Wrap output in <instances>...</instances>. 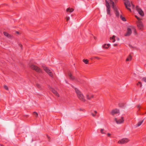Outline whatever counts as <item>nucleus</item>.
Listing matches in <instances>:
<instances>
[{
    "label": "nucleus",
    "instance_id": "nucleus-26",
    "mask_svg": "<svg viewBox=\"0 0 146 146\" xmlns=\"http://www.w3.org/2000/svg\"><path fill=\"white\" fill-rule=\"evenodd\" d=\"M83 61L86 64H87L88 62V60L87 59H83Z\"/></svg>",
    "mask_w": 146,
    "mask_h": 146
},
{
    "label": "nucleus",
    "instance_id": "nucleus-6",
    "mask_svg": "<svg viewBox=\"0 0 146 146\" xmlns=\"http://www.w3.org/2000/svg\"><path fill=\"white\" fill-rule=\"evenodd\" d=\"M137 26L139 30H143L144 26L142 22L141 21H138L136 23Z\"/></svg>",
    "mask_w": 146,
    "mask_h": 146
},
{
    "label": "nucleus",
    "instance_id": "nucleus-42",
    "mask_svg": "<svg viewBox=\"0 0 146 146\" xmlns=\"http://www.w3.org/2000/svg\"><path fill=\"white\" fill-rule=\"evenodd\" d=\"M117 40H119V38H117Z\"/></svg>",
    "mask_w": 146,
    "mask_h": 146
},
{
    "label": "nucleus",
    "instance_id": "nucleus-23",
    "mask_svg": "<svg viewBox=\"0 0 146 146\" xmlns=\"http://www.w3.org/2000/svg\"><path fill=\"white\" fill-rule=\"evenodd\" d=\"M137 84L138 86H139L141 88L142 87V83L140 82H138V83H137Z\"/></svg>",
    "mask_w": 146,
    "mask_h": 146
},
{
    "label": "nucleus",
    "instance_id": "nucleus-38",
    "mask_svg": "<svg viewBox=\"0 0 146 146\" xmlns=\"http://www.w3.org/2000/svg\"><path fill=\"white\" fill-rule=\"evenodd\" d=\"M117 44H114L113 45L114 46H117Z\"/></svg>",
    "mask_w": 146,
    "mask_h": 146
},
{
    "label": "nucleus",
    "instance_id": "nucleus-29",
    "mask_svg": "<svg viewBox=\"0 0 146 146\" xmlns=\"http://www.w3.org/2000/svg\"><path fill=\"white\" fill-rule=\"evenodd\" d=\"M37 87L39 88H41L40 85L38 84H36Z\"/></svg>",
    "mask_w": 146,
    "mask_h": 146
},
{
    "label": "nucleus",
    "instance_id": "nucleus-11",
    "mask_svg": "<svg viewBox=\"0 0 146 146\" xmlns=\"http://www.w3.org/2000/svg\"><path fill=\"white\" fill-rule=\"evenodd\" d=\"M136 9L138 12L139 13L141 16H143L144 13L141 9L139 8L138 6H137L136 8Z\"/></svg>",
    "mask_w": 146,
    "mask_h": 146
},
{
    "label": "nucleus",
    "instance_id": "nucleus-8",
    "mask_svg": "<svg viewBox=\"0 0 146 146\" xmlns=\"http://www.w3.org/2000/svg\"><path fill=\"white\" fill-rule=\"evenodd\" d=\"M30 67L31 69L35 70L37 72H40L42 71L41 69L40 68L34 65H31L30 66Z\"/></svg>",
    "mask_w": 146,
    "mask_h": 146
},
{
    "label": "nucleus",
    "instance_id": "nucleus-9",
    "mask_svg": "<svg viewBox=\"0 0 146 146\" xmlns=\"http://www.w3.org/2000/svg\"><path fill=\"white\" fill-rule=\"evenodd\" d=\"M110 113L112 115L114 116L115 114L120 113V111L119 109H115L112 110Z\"/></svg>",
    "mask_w": 146,
    "mask_h": 146
},
{
    "label": "nucleus",
    "instance_id": "nucleus-43",
    "mask_svg": "<svg viewBox=\"0 0 146 146\" xmlns=\"http://www.w3.org/2000/svg\"><path fill=\"white\" fill-rule=\"evenodd\" d=\"M48 138H50L49 137H48Z\"/></svg>",
    "mask_w": 146,
    "mask_h": 146
},
{
    "label": "nucleus",
    "instance_id": "nucleus-27",
    "mask_svg": "<svg viewBox=\"0 0 146 146\" xmlns=\"http://www.w3.org/2000/svg\"><path fill=\"white\" fill-rule=\"evenodd\" d=\"M131 27L132 29H134V32L135 33V35L137 34V33L135 27L133 26H132Z\"/></svg>",
    "mask_w": 146,
    "mask_h": 146
},
{
    "label": "nucleus",
    "instance_id": "nucleus-21",
    "mask_svg": "<svg viewBox=\"0 0 146 146\" xmlns=\"http://www.w3.org/2000/svg\"><path fill=\"white\" fill-rule=\"evenodd\" d=\"M100 133L102 134H106V133L105 132V130L103 128H101L100 129Z\"/></svg>",
    "mask_w": 146,
    "mask_h": 146
},
{
    "label": "nucleus",
    "instance_id": "nucleus-34",
    "mask_svg": "<svg viewBox=\"0 0 146 146\" xmlns=\"http://www.w3.org/2000/svg\"><path fill=\"white\" fill-rule=\"evenodd\" d=\"M70 19V18L69 17H66V21H68Z\"/></svg>",
    "mask_w": 146,
    "mask_h": 146
},
{
    "label": "nucleus",
    "instance_id": "nucleus-37",
    "mask_svg": "<svg viewBox=\"0 0 146 146\" xmlns=\"http://www.w3.org/2000/svg\"><path fill=\"white\" fill-rule=\"evenodd\" d=\"M137 108H140V105H138L137 106Z\"/></svg>",
    "mask_w": 146,
    "mask_h": 146
},
{
    "label": "nucleus",
    "instance_id": "nucleus-16",
    "mask_svg": "<svg viewBox=\"0 0 146 146\" xmlns=\"http://www.w3.org/2000/svg\"><path fill=\"white\" fill-rule=\"evenodd\" d=\"M3 34L5 36L8 38H10L12 37V36L11 35H9V34L6 32H4Z\"/></svg>",
    "mask_w": 146,
    "mask_h": 146
},
{
    "label": "nucleus",
    "instance_id": "nucleus-5",
    "mask_svg": "<svg viewBox=\"0 0 146 146\" xmlns=\"http://www.w3.org/2000/svg\"><path fill=\"white\" fill-rule=\"evenodd\" d=\"M106 13L109 16H111L110 11L111 7L109 3L107 0H106Z\"/></svg>",
    "mask_w": 146,
    "mask_h": 146
},
{
    "label": "nucleus",
    "instance_id": "nucleus-35",
    "mask_svg": "<svg viewBox=\"0 0 146 146\" xmlns=\"http://www.w3.org/2000/svg\"><path fill=\"white\" fill-rule=\"evenodd\" d=\"M107 134L108 136L109 137H110L111 135V134L110 133H108Z\"/></svg>",
    "mask_w": 146,
    "mask_h": 146
},
{
    "label": "nucleus",
    "instance_id": "nucleus-2",
    "mask_svg": "<svg viewBox=\"0 0 146 146\" xmlns=\"http://www.w3.org/2000/svg\"><path fill=\"white\" fill-rule=\"evenodd\" d=\"M124 3L126 8L130 11H131V9L129 7L131 6V5L132 8H134V5L132 4L131 2V3L128 0H124Z\"/></svg>",
    "mask_w": 146,
    "mask_h": 146
},
{
    "label": "nucleus",
    "instance_id": "nucleus-12",
    "mask_svg": "<svg viewBox=\"0 0 146 146\" xmlns=\"http://www.w3.org/2000/svg\"><path fill=\"white\" fill-rule=\"evenodd\" d=\"M50 90L56 96L58 97L59 96V94L57 92L52 88L50 86L49 87Z\"/></svg>",
    "mask_w": 146,
    "mask_h": 146
},
{
    "label": "nucleus",
    "instance_id": "nucleus-40",
    "mask_svg": "<svg viewBox=\"0 0 146 146\" xmlns=\"http://www.w3.org/2000/svg\"><path fill=\"white\" fill-rule=\"evenodd\" d=\"M19 46H20V47H21V48H22V45L21 44H20V45H19Z\"/></svg>",
    "mask_w": 146,
    "mask_h": 146
},
{
    "label": "nucleus",
    "instance_id": "nucleus-24",
    "mask_svg": "<svg viewBox=\"0 0 146 146\" xmlns=\"http://www.w3.org/2000/svg\"><path fill=\"white\" fill-rule=\"evenodd\" d=\"M94 113H91L92 115L94 117L95 116L96 114L97 113V112L96 111H94Z\"/></svg>",
    "mask_w": 146,
    "mask_h": 146
},
{
    "label": "nucleus",
    "instance_id": "nucleus-33",
    "mask_svg": "<svg viewBox=\"0 0 146 146\" xmlns=\"http://www.w3.org/2000/svg\"><path fill=\"white\" fill-rule=\"evenodd\" d=\"M124 105V104L123 103H121V104H119V107H122V106H123Z\"/></svg>",
    "mask_w": 146,
    "mask_h": 146
},
{
    "label": "nucleus",
    "instance_id": "nucleus-14",
    "mask_svg": "<svg viewBox=\"0 0 146 146\" xmlns=\"http://www.w3.org/2000/svg\"><path fill=\"white\" fill-rule=\"evenodd\" d=\"M74 10L73 8H71L69 7L66 9V11L67 12L71 13L74 11Z\"/></svg>",
    "mask_w": 146,
    "mask_h": 146
},
{
    "label": "nucleus",
    "instance_id": "nucleus-32",
    "mask_svg": "<svg viewBox=\"0 0 146 146\" xmlns=\"http://www.w3.org/2000/svg\"><path fill=\"white\" fill-rule=\"evenodd\" d=\"M33 113L34 115H36V117H37L38 116V114L37 112H34Z\"/></svg>",
    "mask_w": 146,
    "mask_h": 146
},
{
    "label": "nucleus",
    "instance_id": "nucleus-3",
    "mask_svg": "<svg viewBox=\"0 0 146 146\" xmlns=\"http://www.w3.org/2000/svg\"><path fill=\"white\" fill-rule=\"evenodd\" d=\"M110 3L112 5V8L115 13V14L117 17H118L119 15V13L118 9L116 6L114 5L113 2L112 0H109Z\"/></svg>",
    "mask_w": 146,
    "mask_h": 146
},
{
    "label": "nucleus",
    "instance_id": "nucleus-36",
    "mask_svg": "<svg viewBox=\"0 0 146 146\" xmlns=\"http://www.w3.org/2000/svg\"><path fill=\"white\" fill-rule=\"evenodd\" d=\"M94 58L97 59H100V58L99 57H97V56L94 57Z\"/></svg>",
    "mask_w": 146,
    "mask_h": 146
},
{
    "label": "nucleus",
    "instance_id": "nucleus-1",
    "mask_svg": "<svg viewBox=\"0 0 146 146\" xmlns=\"http://www.w3.org/2000/svg\"><path fill=\"white\" fill-rule=\"evenodd\" d=\"M75 91L77 94V96L78 98L82 101L84 102L86 101V100L84 98V96L83 94L78 89L75 88Z\"/></svg>",
    "mask_w": 146,
    "mask_h": 146
},
{
    "label": "nucleus",
    "instance_id": "nucleus-25",
    "mask_svg": "<svg viewBox=\"0 0 146 146\" xmlns=\"http://www.w3.org/2000/svg\"><path fill=\"white\" fill-rule=\"evenodd\" d=\"M120 17L121 19H122V20L123 21H126L125 18L123 17L121 15H120Z\"/></svg>",
    "mask_w": 146,
    "mask_h": 146
},
{
    "label": "nucleus",
    "instance_id": "nucleus-18",
    "mask_svg": "<svg viewBox=\"0 0 146 146\" xmlns=\"http://www.w3.org/2000/svg\"><path fill=\"white\" fill-rule=\"evenodd\" d=\"M132 56L130 54H129L126 59V61H131L132 59Z\"/></svg>",
    "mask_w": 146,
    "mask_h": 146
},
{
    "label": "nucleus",
    "instance_id": "nucleus-7",
    "mask_svg": "<svg viewBox=\"0 0 146 146\" xmlns=\"http://www.w3.org/2000/svg\"><path fill=\"white\" fill-rule=\"evenodd\" d=\"M129 141V140L127 138H125L119 140L118 143L119 144H123L127 143Z\"/></svg>",
    "mask_w": 146,
    "mask_h": 146
},
{
    "label": "nucleus",
    "instance_id": "nucleus-30",
    "mask_svg": "<svg viewBox=\"0 0 146 146\" xmlns=\"http://www.w3.org/2000/svg\"><path fill=\"white\" fill-rule=\"evenodd\" d=\"M135 16L137 19L138 20V21H141V19L140 18L138 17L137 16L135 15Z\"/></svg>",
    "mask_w": 146,
    "mask_h": 146
},
{
    "label": "nucleus",
    "instance_id": "nucleus-28",
    "mask_svg": "<svg viewBox=\"0 0 146 146\" xmlns=\"http://www.w3.org/2000/svg\"><path fill=\"white\" fill-rule=\"evenodd\" d=\"M4 88L7 90H8L9 89L8 88V87L6 86V85H4Z\"/></svg>",
    "mask_w": 146,
    "mask_h": 146
},
{
    "label": "nucleus",
    "instance_id": "nucleus-31",
    "mask_svg": "<svg viewBox=\"0 0 146 146\" xmlns=\"http://www.w3.org/2000/svg\"><path fill=\"white\" fill-rule=\"evenodd\" d=\"M142 80L144 82H146V77H144L143 78Z\"/></svg>",
    "mask_w": 146,
    "mask_h": 146
},
{
    "label": "nucleus",
    "instance_id": "nucleus-39",
    "mask_svg": "<svg viewBox=\"0 0 146 146\" xmlns=\"http://www.w3.org/2000/svg\"><path fill=\"white\" fill-rule=\"evenodd\" d=\"M129 46L130 47H132V46L131 45H129Z\"/></svg>",
    "mask_w": 146,
    "mask_h": 146
},
{
    "label": "nucleus",
    "instance_id": "nucleus-13",
    "mask_svg": "<svg viewBox=\"0 0 146 146\" xmlns=\"http://www.w3.org/2000/svg\"><path fill=\"white\" fill-rule=\"evenodd\" d=\"M132 33V31L131 29L128 28L127 29V32L125 35V36H130Z\"/></svg>",
    "mask_w": 146,
    "mask_h": 146
},
{
    "label": "nucleus",
    "instance_id": "nucleus-15",
    "mask_svg": "<svg viewBox=\"0 0 146 146\" xmlns=\"http://www.w3.org/2000/svg\"><path fill=\"white\" fill-rule=\"evenodd\" d=\"M86 98L88 100H90L91 98H94V96L92 95L87 94L86 95Z\"/></svg>",
    "mask_w": 146,
    "mask_h": 146
},
{
    "label": "nucleus",
    "instance_id": "nucleus-41",
    "mask_svg": "<svg viewBox=\"0 0 146 146\" xmlns=\"http://www.w3.org/2000/svg\"><path fill=\"white\" fill-rule=\"evenodd\" d=\"M16 33H17V34H19V32H17Z\"/></svg>",
    "mask_w": 146,
    "mask_h": 146
},
{
    "label": "nucleus",
    "instance_id": "nucleus-22",
    "mask_svg": "<svg viewBox=\"0 0 146 146\" xmlns=\"http://www.w3.org/2000/svg\"><path fill=\"white\" fill-rule=\"evenodd\" d=\"M143 120L141 121H140L137 124V127L139 126L143 123Z\"/></svg>",
    "mask_w": 146,
    "mask_h": 146
},
{
    "label": "nucleus",
    "instance_id": "nucleus-10",
    "mask_svg": "<svg viewBox=\"0 0 146 146\" xmlns=\"http://www.w3.org/2000/svg\"><path fill=\"white\" fill-rule=\"evenodd\" d=\"M42 67L46 72L50 76L52 77V76L51 72L48 68L44 66H42Z\"/></svg>",
    "mask_w": 146,
    "mask_h": 146
},
{
    "label": "nucleus",
    "instance_id": "nucleus-20",
    "mask_svg": "<svg viewBox=\"0 0 146 146\" xmlns=\"http://www.w3.org/2000/svg\"><path fill=\"white\" fill-rule=\"evenodd\" d=\"M68 75L70 79L72 80H74V77L72 76V74L71 73H68Z\"/></svg>",
    "mask_w": 146,
    "mask_h": 146
},
{
    "label": "nucleus",
    "instance_id": "nucleus-19",
    "mask_svg": "<svg viewBox=\"0 0 146 146\" xmlns=\"http://www.w3.org/2000/svg\"><path fill=\"white\" fill-rule=\"evenodd\" d=\"M110 45V44H105L103 46V47L104 48L107 49L108 48Z\"/></svg>",
    "mask_w": 146,
    "mask_h": 146
},
{
    "label": "nucleus",
    "instance_id": "nucleus-17",
    "mask_svg": "<svg viewBox=\"0 0 146 146\" xmlns=\"http://www.w3.org/2000/svg\"><path fill=\"white\" fill-rule=\"evenodd\" d=\"M116 37V36L115 35H113L112 37H110V40H112V42H114L115 41V38Z\"/></svg>",
    "mask_w": 146,
    "mask_h": 146
},
{
    "label": "nucleus",
    "instance_id": "nucleus-4",
    "mask_svg": "<svg viewBox=\"0 0 146 146\" xmlns=\"http://www.w3.org/2000/svg\"><path fill=\"white\" fill-rule=\"evenodd\" d=\"M114 120L117 124H120L123 123L124 122V117H121L119 119H118L116 117H115L114 118Z\"/></svg>",
    "mask_w": 146,
    "mask_h": 146
}]
</instances>
